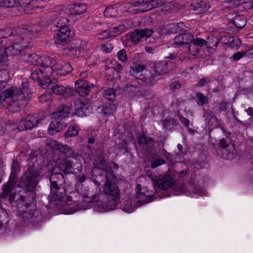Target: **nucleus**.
Listing matches in <instances>:
<instances>
[{
  "mask_svg": "<svg viewBox=\"0 0 253 253\" xmlns=\"http://www.w3.org/2000/svg\"><path fill=\"white\" fill-rule=\"evenodd\" d=\"M108 30L110 36L111 37H114L124 33L126 31V28L124 25H120L118 26L114 27Z\"/></svg>",
  "mask_w": 253,
  "mask_h": 253,
  "instance_id": "obj_36",
  "label": "nucleus"
},
{
  "mask_svg": "<svg viewBox=\"0 0 253 253\" xmlns=\"http://www.w3.org/2000/svg\"><path fill=\"white\" fill-rule=\"evenodd\" d=\"M76 91L81 96L88 94L90 89L93 87V84L84 80H78L76 83Z\"/></svg>",
  "mask_w": 253,
  "mask_h": 253,
  "instance_id": "obj_13",
  "label": "nucleus"
},
{
  "mask_svg": "<svg viewBox=\"0 0 253 253\" xmlns=\"http://www.w3.org/2000/svg\"><path fill=\"white\" fill-rule=\"evenodd\" d=\"M8 218L7 211L3 209H0V232H3L6 229Z\"/></svg>",
  "mask_w": 253,
  "mask_h": 253,
  "instance_id": "obj_35",
  "label": "nucleus"
},
{
  "mask_svg": "<svg viewBox=\"0 0 253 253\" xmlns=\"http://www.w3.org/2000/svg\"><path fill=\"white\" fill-rule=\"evenodd\" d=\"M211 82V79L209 78H203L199 80L197 84L198 87L205 86L208 85Z\"/></svg>",
  "mask_w": 253,
  "mask_h": 253,
  "instance_id": "obj_61",
  "label": "nucleus"
},
{
  "mask_svg": "<svg viewBox=\"0 0 253 253\" xmlns=\"http://www.w3.org/2000/svg\"><path fill=\"white\" fill-rule=\"evenodd\" d=\"M20 4L18 0H0V6L4 7H12Z\"/></svg>",
  "mask_w": 253,
  "mask_h": 253,
  "instance_id": "obj_47",
  "label": "nucleus"
},
{
  "mask_svg": "<svg viewBox=\"0 0 253 253\" xmlns=\"http://www.w3.org/2000/svg\"><path fill=\"white\" fill-rule=\"evenodd\" d=\"M117 57L119 60L122 63H125L127 61V56L126 51L125 49L120 50L117 53Z\"/></svg>",
  "mask_w": 253,
  "mask_h": 253,
  "instance_id": "obj_57",
  "label": "nucleus"
},
{
  "mask_svg": "<svg viewBox=\"0 0 253 253\" xmlns=\"http://www.w3.org/2000/svg\"><path fill=\"white\" fill-rule=\"evenodd\" d=\"M144 69V67L143 65H139L134 67H131L129 72L130 75L135 78L139 79L142 81L143 77H145L143 75Z\"/></svg>",
  "mask_w": 253,
  "mask_h": 253,
  "instance_id": "obj_31",
  "label": "nucleus"
},
{
  "mask_svg": "<svg viewBox=\"0 0 253 253\" xmlns=\"http://www.w3.org/2000/svg\"><path fill=\"white\" fill-rule=\"evenodd\" d=\"M0 69V81L5 84L10 78V72L8 67L7 61L2 63Z\"/></svg>",
  "mask_w": 253,
  "mask_h": 253,
  "instance_id": "obj_28",
  "label": "nucleus"
},
{
  "mask_svg": "<svg viewBox=\"0 0 253 253\" xmlns=\"http://www.w3.org/2000/svg\"><path fill=\"white\" fill-rule=\"evenodd\" d=\"M111 66L106 65L105 66L106 70H111L115 71L117 72V75L120 73L121 71L123 70V66L117 61H113L111 62Z\"/></svg>",
  "mask_w": 253,
  "mask_h": 253,
  "instance_id": "obj_46",
  "label": "nucleus"
},
{
  "mask_svg": "<svg viewBox=\"0 0 253 253\" xmlns=\"http://www.w3.org/2000/svg\"><path fill=\"white\" fill-rule=\"evenodd\" d=\"M223 42L227 46L234 50L238 49L241 44V42L237 36L225 37Z\"/></svg>",
  "mask_w": 253,
  "mask_h": 253,
  "instance_id": "obj_27",
  "label": "nucleus"
},
{
  "mask_svg": "<svg viewBox=\"0 0 253 253\" xmlns=\"http://www.w3.org/2000/svg\"><path fill=\"white\" fill-rule=\"evenodd\" d=\"M41 57L42 56L35 53H26L23 55L22 59L24 61L29 62L32 65L40 66Z\"/></svg>",
  "mask_w": 253,
  "mask_h": 253,
  "instance_id": "obj_26",
  "label": "nucleus"
},
{
  "mask_svg": "<svg viewBox=\"0 0 253 253\" xmlns=\"http://www.w3.org/2000/svg\"><path fill=\"white\" fill-rule=\"evenodd\" d=\"M19 171L20 167L18 163L17 162H14L12 165V169L9 180L12 181H15Z\"/></svg>",
  "mask_w": 253,
  "mask_h": 253,
  "instance_id": "obj_44",
  "label": "nucleus"
},
{
  "mask_svg": "<svg viewBox=\"0 0 253 253\" xmlns=\"http://www.w3.org/2000/svg\"><path fill=\"white\" fill-rule=\"evenodd\" d=\"M171 10V5L169 2H166L164 0H159V13L166 14Z\"/></svg>",
  "mask_w": 253,
  "mask_h": 253,
  "instance_id": "obj_40",
  "label": "nucleus"
},
{
  "mask_svg": "<svg viewBox=\"0 0 253 253\" xmlns=\"http://www.w3.org/2000/svg\"><path fill=\"white\" fill-rule=\"evenodd\" d=\"M176 122L171 118H167L162 121V126L166 130H170L175 125Z\"/></svg>",
  "mask_w": 253,
  "mask_h": 253,
  "instance_id": "obj_50",
  "label": "nucleus"
},
{
  "mask_svg": "<svg viewBox=\"0 0 253 253\" xmlns=\"http://www.w3.org/2000/svg\"><path fill=\"white\" fill-rule=\"evenodd\" d=\"M193 40V35L189 33H184L176 36L174 39V44L180 46L188 44Z\"/></svg>",
  "mask_w": 253,
  "mask_h": 253,
  "instance_id": "obj_16",
  "label": "nucleus"
},
{
  "mask_svg": "<svg viewBox=\"0 0 253 253\" xmlns=\"http://www.w3.org/2000/svg\"><path fill=\"white\" fill-rule=\"evenodd\" d=\"M38 173L31 169L27 170L19 179V187L25 189L26 195H20L18 201L28 208L31 206L35 207L36 201L34 188L37 185Z\"/></svg>",
  "mask_w": 253,
  "mask_h": 253,
  "instance_id": "obj_3",
  "label": "nucleus"
},
{
  "mask_svg": "<svg viewBox=\"0 0 253 253\" xmlns=\"http://www.w3.org/2000/svg\"><path fill=\"white\" fill-rule=\"evenodd\" d=\"M42 119L39 118L38 114L28 115L24 119L21 120L19 124L18 128L20 130L31 129L36 126Z\"/></svg>",
  "mask_w": 253,
  "mask_h": 253,
  "instance_id": "obj_10",
  "label": "nucleus"
},
{
  "mask_svg": "<svg viewBox=\"0 0 253 253\" xmlns=\"http://www.w3.org/2000/svg\"><path fill=\"white\" fill-rule=\"evenodd\" d=\"M101 172L105 175L106 182L103 188V192L107 199V207L104 211L112 210L116 208L120 195V190L117 185L114 182L115 176L112 170L105 171L99 168H95L92 170L94 175Z\"/></svg>",
  "mask_w": 253,
  "mask_h": 253,
  "instance_id": "obj_4",
  "label": "nucleus"
},
{
  "mask_svg": "<svg viewBox=\"0 0 253 253\" xmlns=\"http://www.w3.org/2000/svg\"><path fill=\"white\" fill-rule=\"evenodd\" d=\"M78 52H79L78 49L75 47H69L65 50V52L70 56H75L77 55Z\"/></svg>",
  "mask_w": 253,
  "mask_h": 253,
  "instance_id": "obj_58",
  "label": "nucleus"
},
{
  "mask_svg": "<svg viewBox=\"0 0 253 253\" xmlns=\"http://www.w3.org/2000/svg\"><path fill=\"white\" fill-rule=\"evenodd\" d=\"M14 30L11 31L9 28L5 29H0V43L2 42L1 40L7 37H10L11 35H14Z\"/></svg>",
  "mask_w": 253,
  "mask_h": 253,
  "instance_id": "obj_55",
  "label": "nucleus"
},
{
  "mask_svg": "<svg viewBox=\"0 0 253 253\" xmlns=\"http://www.w3.org/2000/svg\"><path fill=\"white\" fill-rule=\"evenodd\" d=\"M93 164L95 166L94 168L92 169V170L95 168H99L105 171H110V170H107V163L106 161L105 157L102 155H100L96 157L95 159Z\"/></svg>",
  "mask_w": 253,
  "mask_h": 253,
  "instance_id": "obj_32",
  "label": "nucleus"
},
{
  "mask_svg": "<svg viewBox=\"0 0 253 253\" xmlns=\"http://www.w3.org/2000/svg\"><path fill=\"white\" fill-rule=\"evenodd\" d=\"M150 156H147V159L151 162L150 167L152 169H154L158 166V157L156 155H151L149 153Z\"/></svg>",
  "mask_w": 253,
  "mask_h": 253,
  "instance_id": "obj_53",
  "label": "nucleus"
},
{
  "mask_svg": "<svg viewBox=\"0 0 253 253\" xmlns=\"http://www.w3.org/2000/svg\"><path fill=\"white\" fill-rule=\"evenodd\" d=\"M65 126L64 123L62 121L54 120L51 122L48 129V133L50 135H54L60 131Z\"/></svg>",
  "mask_w": 253,
  "mask_h": 253,
  "instance_id": "obj_29",
  "label": "nucleus"
},
{
  "mask_svg": "<svg viewBox=\"0 0 253 253\" xmlns=\"http://www.w3.org/2000/svg\"><path fill=\"white\" fill-rule=\"evenodd\" d=\"M244 0H225L222 4V8L230 10L241 5Z\"/></svg>",
  "mask_w": 253,
  "mask_h": 253,
  "instance_id": "obj_33",
  "label": "nucleus"
},
{
  "mask_svg": "<svg viewBox=\"0 0 253 253\" xmlns=\"http://www.w3.org/2000/svg\"><path fill=\"white\" fill-rule=\"evenodd\" d=\"M196 101L199 106H202L208 103V97L200 92L196 93Z\"/></svg>",
  "mask_w": 253,
  "mask_h": 253,
  "instance_id": "obj_51",
  "label": "nucleus"
},
{
  "mask_svg": "<svg viewBox=\"0 0 253 253\" xmlns=\"http://www.w3.org/2000/svg\"><path fill=\"white\" fill-rule=\"evenodd\" d=\"M148 177L152 181L154 191H149L147 187H142L141 184H137L136 187V197L139 202L148 203L150 202L158 189V178L157 175H154L151 173L148 175Z\"/></svg>",
  "mask_w": 253,
  "mask_h": 253,
  "instance_id": "obj_6",
  "label": "nucleus"
},
{
  "mask_svg": "<svg viewBox=\"0 0 253 253\" xmlns=\"http://www.w3.org/2000/svg\"><path fill=\"white\" fill-rule=\"evenodd\" d=\"M93 201L92 199L88 197V196H84L83 198L82 201H73L72 199V196H68L66 197V203L70 207V208L71 209V211H69V214H72L74 213L75 211H77L79 209V205L83 203H91Z\"/></svg>",
  "mask_w": 253,
  "mask_h": 253,
  "instance_id": "obj_14",
  "label": "nucleus"
},
{
  "mask_svg": "<svg viewBox=\"0 0 253 253\" xmlns=\"http://www.w3.org/2000/svg\"><path fill=\"white\" fill-rule=\"evenodd\" d=\"M57 32L56 38L57 41L59 42H66L69 39L70 34V29L68 27H63L61 29L55 30Z\"/></svg>",
  "mask_w": 253,
  "mask_h": 253,
  "instance_id": "obj_23",
  "label": "nucleus"
},
{
  "mask_svg": "<svg viewBox=\"0 0 253 253\" xmlns=\"http://www.w3.org/2000/svg\"><path fill=\"white\" fill-rule=\"evenodd\" d=\"M59 168L64 173H69L72 169V162L68 159H65L60 164Z\"/></svg>",
  "mask_w": 253,
  "mask_h": 253,
  "instance_id": "obj_38",
  "label": "nucleus"
},
{
  "mask_svg": "<svg viewBox=\"0 0 253 253\" xmlns=\"http://www.w3.org/2000/svg\"><path fill=\"white\" fill-rule=\"evenodd\" d=\"M68 9L70 14L79 15L86 11V6L83 3H74L69 6Z\"/></svg>",
  "mask_w": 253,
  "mask_h": 253,
  "instance_id": "obj_30",
  "label": "nucleus"
},
{
  "mask_svg": "<svg viewBox=\"0 0 253 253\" xmlns=\"http://www.w3.org/2000/svg\"><path fill=\"white\" fill-rule=\"evenodd\" d=\"M16 184L15 181L8 180L7 183L4 185L2 188V192L1 193V198H8L9 201L12 202L15 198L16 192L14 189V186Z\"/></svg>",
  "mask_w": 253,
  "mask_h": 253,
  "instance_id": "obj_12",
  "label": "nucleus"
},
{
  "mask_svg": "<svg viewBox=\"0 0 253 253\" xmlns=\"http://www.w3.org/2000/svg\"><path fill=\"white\" fill-rule=\"evenodd\" d=\"M191 6L200 13L206 12L211 7L208 0H194L191 2Z\"/></svg>",
  "mask_w": 253,
  "mask_h": 253,
  "instance_id": "obj_20",
  "label": "nucleus"
},
{
  "mask_svg": "<svg viewBox=\"0 0 253 253\" xmlns=\"http://www.w3.org/2000/svg\"><path fill=\"white\" fill-rule=\"evenodd\" d=\"M14 33L13 35L15 38L13 43L4 48L0 49V56L6 55H16L21 53L26 48L33 46L31 39L33 31L24 28L16 27L14 28Z\"/></svg>",
  "mask_w": 253,
  "mask_h": 253,
  "instance_id": "obj_2",
  "label": "nucleus"
},
{
  "mask_svg": "<svg viewBox=\"0 0 253 253\" xmlns=\"http://www.w3.org/2000/svg\"><path fill=\"white\" fill-rule=\"evenodd\" d=\"M150 75L149 77H144L142 78V82L145 83L147 85L152 86L155 84L157 81L158 74L153 75L149 73Z\"/></svg>",
  "mask_w": 253,
  "mask_h": 253,
  "instance_id": "obj_48",
  "label": "nucleus"
},
{
  "mask_svg": "<svg viewBox=\"0 0 253 253\" xmlns=\"http://www.w3.org/2000/svg\"><path fill=\"white\" fill-rule=\"evenodd\" d=\"M49 75L50 74L46 73L42 67H34L32 70L31 78L37 81L42 88H44L45 86L48 87L51 83Z\"/></svg>",
  "mask_w": 253,
  "mask_h": 253,
  "instance_id": "obj_7",
  "label": "nucleus"
},
{
  "mask_svg": "<svg viewBox=\"0 0 253 253\" xmlns=\"http://www.w3.org/2000/svg\"><path fill=\"white\" fill-rule=\"evenodd\" d=\"M132 7L135 8L136 13L145 12L158 6V0H134L131 3Z\"/></svg>",
  "mask_w": 253,
  "mask_h": 253,
  "instance_id": "obj_8",
  "label": "nucleus"
},
{
  "mask_svg": "<svg viewBox=\"0 0 253 253\" xmlns=\"http://www.w3.org/2000/svg\"><path fill=\"white\" fill-rule=\"evenodd\" d=\"M70 112V108L66 105H62L58 107L56 112L57 116L59 118L67 117Z\"/></svg>",
  "mask_w": 253,
  "mask_h": 253,
  "instance_id": "obj_42",
  "label": "nucleus"
},
{
  "mask_svg": "<svg viewBox=\"0 0 253 253\" xmlns=\"http://www.w3.org/2000/svg\"><path fill=\"white\" fill-rule=\"evenodd\" d=\"M68 20L65 17H60L57 22L54 23V26L57 28V29H61L63 27H68L67 26Z\"/></svg>",
  "mask_w": 253,
  "mask_h": 253,
  "instance_id": "obj_52",
  "label": "nucleus"
},
{
  "mask_svg": "<svg viewBox=\"0 0 253 253\" xmlns=\"http://www.w3.org/2000/svg\"><path fill=\"white\" fill-rule=\"evenodd\" d=\"M161 64L163 65V67L161 69V72H159V76L169 74L174 67V64L170 61L161 62Z\"/></svg>",
  "mask_w": 253,
  "mask_h": 253,
  "instance_id": "obj_39",
  "label": "nucleus"
},
{
  "mask_svg": "<svg viewBox=\"0 0 253 253\" xmlns=\"http://www.w3.org/2000/svg\"><path fill=\"white\" fill-rule=\"evenodd\" d=\"M92 174L93 176H94L96 178V179H93V182L96 186H99L101 182H104L105 181H106L105 175L104 174H102L101 172L96 174V176L94 175L92 172Z\"/></svg>",
  "mask_w": 253,
  "mask_h": 253,
  "instance_id": "obj_54",
  "label": "nucleus"
},
{
  "mask_svg": "<svg viewBox=\"0 0 253 253\" xmlns=\"http://www.w3.org/2000/svg\"><path fill=\"white\" fill-rule=\"evenodd\" d=\"M194 44H195L197 46L200 47V49L201 50V48L204 45H206V40L201 38H196L194 39L193 38V40H192Z\"/></svg>",
  "mask_w": 253,
  "mask_h": 253,
  "instance_id": "obj_59",
  "label": "nucleus"
},
{
  "mask_svg": "<svg viewBox=\"0 0 253 253\" xmlns=\"http://www.w3.org/2000/svg\"><path fill=\"white\" fill-rule=\"evenodd\" d=\"M57 149L61 152L63 153H66L69 152L71 150V147L66 145H62L58 144L57 145Z\"/></svg>",
  "mask_w": 253,
  "mask_h": 253,
  "instance_id": "obj_62",
  "label": "nucleus"
},
{
  "mask_svg": "<svg viewBox=\"0 0 253 253\" xmlns=\"http://www.w3.org/2000/svg\"><path fill=\"white\" fill-rule=\"evenodd\" d=\"M220 34L216 32L210 34L207 38L206 46L208 48L215 49L220 42L222 40Z\"/></svg>",
  "mask_w": 253,
  "mask_h": 253,
  "instance_id": "obj_15",
  "label": "nucleus"
},
{
  "mask_svg": "<svg viewBox=\"0 0 253 253\" xmlns=\"http://www.w3.org/2000/svg\"><path fill=\"white\" fill-rule=\"evenodd\" d=\"M137 141L138 144L141 146L146 149L151 146H152L154 143V141L151 137L146 136L144 135L139 136Z\"/></svg>",
  "mask_w": 253,
  "mask_h": 253,
  "instance_id": "obj_34",
  "label": "nucleus"
},
{
  "mask_svg": "<svg viewBox=\"0 0 253 253\" xmlns=\"http://www.w3.org/2000/svg\"><path fill=\"white\" fill-rule=\"evenodd\" d=\"M174 184V180L169 175H165L160 178L159 176V189L166 190L171 187Z\"/></svg>",
  "mask_w": 253,
  "mask_h": 253,
  "instance_id": "obj_24",
  "label": "nucleus"
},
{
  "mask_svg": "<svg viewBox=\"0 0 253 253\" xmlns=\"http://www.w3.org/2000/svg\"><path fill=\"white\" fill-rule=\"evenodd\" d=\"M232 23L237 28L242 29L245 26L247 20L244 16L239 15L233 18Z\"/></svg>",
  "mask_w": 253,
  "mask_h": 253,
  "instance_id": "obj_37",
  "label": "nucleus"
},
{
  "mask_svg": "<svg viewBox=\"0 0 253 253\" xmlns=\"http://www.w3.org/2000/svg\"><path fill=\"white\" fill-rule=\"evenodd\" d=\"M209 128L211 127V129L213 128L222 127L220 126V122L215 116H211L208 122Z\"/></svg>",
  "mask_w": 253,
  "mask_h": 253,
  "instance_id": "obj_49",
  "label": "nucleus"
},
{
  "mask_svg": "<svg viewBox=\"0 0 253 253\" xmlns=\"http://www.w3.org/2000/svg\"><path fill=\"white\" fill-rule=\"evenodd\" d=\"M98 110L101 109L102 113L105 116L109 115L113 113V112L116 109V107L114 104H109L108 105H105L102 107H98Z\"/></svg>",
  "mask_w": 253,
  "mask_h": 253,
  "instance_id": "obj_41",
  "label": "nucleus"
},
{
  "mask_svg": "<svg viewBox=\"0 0 253 253\" xmlns=\"http://www.w3.org/2000/svg\"><path fill=\"white\" fill-rule=\"evenodd\" d=\"M57 61L47 55H42L41 57L40 67L43 69L46 73L52 75L53 74L52 71H48L47 68L53 69V65L56 64Z\"/></svg>",
  "mask_w": 253,
  "mask_h": 253,
  "instance_id": "obj_22",
  "label": "nucleus"
},
{
  "mask_svg": "<svg viewBox=\"0 0 253 253\" xmlns=\"http://www.w3.org/2000/svg\"><path fill=\"white\" fill-rule=\"evenodd\" d=\"M153 33V31L149 29H137L130 34V42L136 43L141 41L143 38L150 37Z\"/></svg>",
  "mask_w": 253,
  "mask_h": 253,
  "instance_id": "obj_11",
  "label": "nucleus"
},
{
  "mask_svg": "<svg viewBox=\"0 0 253 253\" xmlns=\"http://www.w3.org/2000/svg\"><path fill=\"white\" fill-rule=\"evenodd\" d=\"M50 187L53 188L56 186H64L65 180L63 174L61 173H53L49 177Z\"/></svg>",
  "mask_w": 253,
  "mask_h": 253,
  "instance_id": "obj_21",
  "label": "nucleus"
},
{
  "mask_svg": "<svg viewBox=\"0 0 253 253\" xmlns=\"http://www.w3.org/2000/svg\"><path fill=\"white\" fill-rule=\"evenodd\" d=\"M247 52L243 51H238L234 53L231 57L234 61H238L241 59L243 56H246Z\"/></svg>",
  "mask_w": 253,
  "mask_h": 253,
  "instance_id": "obj_64",
  "label": "nucleus"
},
{
  "mask_svg": "<svg viewBox=\"0 0 253 253\" xmlns=\"http://www.w3.org/2000/svg\"><path fill=\"white\" fill-rule=\"evenodd\" d=\"M96 36L98 39L101 40H104L111 38V36H110L108 30H106L98 33Z\"/></svg>",
  "mask_w": 253,
  "mask_h": 253,
  "instance_id": "obj_60",
  "label": "nucleus"
},
{
  "mask_svg": "<svg viewBox=\"0 0 253 253\" xmlns=\"http://www.w3.org/2000/svg\"><path fill=\"white\" fill-rule=\"evenodd\" d=\"M52 92L57 95H63L68 97L72 95L73 89L71 87L65 86L62 85L56 84L51 88Z\"/></svg>",
  "mask_w": 253,
  "mask_h": 253,
  "instance_id": "obj_19",
  "label": "nucleus"
},
{
  "mask_svg": "<svg viewBox=\"0 0 253 253\" xmlns=\"http://www.w3.org/2000/svg\"><path fill=\"white\" fill-rule=\"evenodd\" d=\"M103 97L110 101H114L116 99V93L113 88H108L104 91Z\"/></svg>",
  "mask_w": 253,
  "mask_h": 253,
  "instance_id": "obj_43",
  "label": "nucleus"
},
{
  "mask_svg": "<svg viewBox=\"0 0 253 253\" xmlns=\"http://www.w3.org/2000/svg\"><path fill=\"white\" fill-rule=\"evenodd\" d=\"M79 128L76 125L70 126L68 130L64 133V136L65 137H75L79 133Z\"/></svg>",
  "mask_w": 253,
  "mask_h": 253,
  "instance_id": "obj_45",
  "label": "nucleus"
},
{
  "mask_svg": "<svg viewBox=\"0 0 253 253\" xmlns=\"http://www.w3.org/2000/svg\"><path fill=\"white\" fill-rule=\"evenodd\" d=\"M113 48V45L110 43H106L101 45V49L106 53H110Z\"/></svg>",
  "mask_w": 253,
  "mask_h": 253,
  "instance_id": "obj_63",
  "label": "nucleus"
},
{
  "mask_svg": "<svg viewBox=\"0 0 253 253\" xmlns=\"http://www.w3.org/2000/svg\"><path fill=\"white\" fill-rule=\"evenodd\" d=\"M65 194L64 186L55 187L54 189L50 187V197L51 200L54 201H60L64 197Z\"/></svg>",
  "mask_w": 253,
  "mask_h": 253,
  "instance_id": "obj_25",
  "label": "nucleus"
},
{
  "mask_svg": "<svg viewBox=\"0 0 253 253\" xmlns=\"http://www.w3.org/2000/svg\"><path fill=\"white\" fill-rule=\"evenodd\" d=\"M213 147L216 155L222 159L231 160L237 156L235 146L229 137L220 139L213 144Z\"/></svg>",
  "mask_w": 253,
  "mask_h": 253,
  "instance_id": "obj_5",
  "label": "nucleus"
},
{
  "mask_svg": "<svg viewBox=\"0 0 253 253\" xmlns=\"http://www.w3.org/2000/svg\"><path fill=\"white\" fill-rule=\"evenodd\" d=\"M21 85V87L12 86L0 93L1 104L11 113L19 111L20 108L25 106L31 98L27 80L22 79Z\"/></svg>",
  "mask_w": 253,
  "mask_h": 253,
  "instance_id": "obj_1",
  "label": "nucleus"
},
{
  "mask_svg": "<svg viewBox=\"0 0 253 253\" xmlns=\"http://www.w3.org/2000/svg\"><path fill=\"white\" fill-rule=\"evenodd\" d=\"M92 110L91 106L84 100L79 103L76 109L75 114L79 117H83L88 115Z\"/></svg>",
  "mask_w": 253,
  "mask_h": 253,
  "instance_id": "obj_17",
  "label": "nucleus"
},
{
  "mask_svg": "<svg viewBox=\"0 0 253 253\" xmlns=\"http://www.w3.org/2000/svg\"><path fill=\"white\" fill-rule=\"evenodd\" d=\"M188 46V50L189 53L193 56H196L200 51V47L197 46L193 41L189 42Z\"/></svg>",
  "mask_w": 253,
  "mask_h": 253,
  "instance_id": "obj_56",
  "label": "nucleus"
},
{
  "mask_svg": "<svg viewBox=\"0 0 253 253\" xmlns=\"http://www.w3.org/2000/svg\"><path fill=\"white\" fill-rule=\"evenodd\" d=\"M34 213L33 210H31L29 212L22 211L19 213V218L23 219L25 221H29L33 225L36 226L41 222V218L34 217Z\"/></svg>",
  "mask_w": 253,
  "mask_h": 253,
  "instance_id": "obj_18",
  "label": "nucleus"
},
{
  "mask_svg": "<svg viewBox=\"0 0 253 253\" xmlns=\"http://www.w3.org/2000/svg\"><path fill=\"white\" fill-rule=\"evenodd\" d=\"M52 68L48 67L47 71H52L53 76H65L72 71V66L69 63L60 60L57 61L56 64L54 65Z\"/></svg>",
  "mask_w": 253,
  "mask_h": 253,
  "instance_id": "obj_9",
  "label": "nucleus"
}]
</instances>
